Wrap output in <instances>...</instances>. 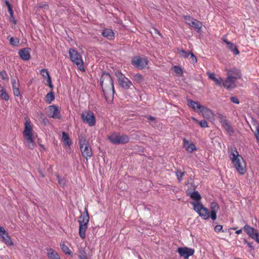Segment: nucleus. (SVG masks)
I'll return each instance as SVG.
<instances>
[{"label":"nucleus","mask_w":259,"mask_h":259,"mask_svg":"<svg viewBox=\"0 0 259 259\" xmlns=\"http://www.w3.org/2000/svg\"><path fill=\"white\" fill-rule=\"evenodd\" d=\"M24 125V128L22 132L24 143L28 148L33 149L36 146L34 141L36 134L33 130V124L28 117L25 118Z\"/></svg>","instance_id":"1"},{"label":"nucleus","mask_w":259,"mask_h":259,"mask_svg":"<svg viewBox=\"0 0 259 259\" xmlns=\"http://www.w3.org/2000/svg\"><path fill=\"white\" fill-rule=\"evenodd\" d=\"M219 118L220 119V122L222 123V124H223L225 122H226L228 121L226 118L221 114L219 115Z\"/></svg>","instance_id":"47"},{"label":"nucleus","mask_w":259,"mask_h":259,"mask_svg":"<svg viewBox=\"0 0 259 259\" xmlns=\"http://www.w3.org/2000/svg\"><path fill=\"white\" fill-rule=\"evenodd\" d=\"M209 79L214 82L216 85L223 87V80L220 76L217 77L214 73L207 72L206 73Z\"/></svg>","instance_id":"21"},{"label":"nucleus","mask_w":259,"mask_h":259,"mask_svg":"<svg viewBox=\"0 0 259 259\" xmlns=\"http://www.w3.org/2000/svg\"><path fill=\"white\" fill-rule=\"evenodd\" d=\"M229 157L237 172L241 175L246 172V164L242 156L239 154L236 148L234 147L228 149Z\"/></svg>","instance_id":"3"},{"label":"nucleus","mask_w":259,"mask_h":259,"mask_svg":"<svg viewBox=\"0 0 259 259\" xmlns=\"http://www.w3.org/2000/svg\"><path fill=\"white\" fill-rule=\"evenodd\" d=\"M231 51L233 52V53L235 55H238L239 53V51H238L237 48L236 46L234 47V48L231 50Z\"/></svg>","instance_id":"51"},{"label":"nucleus","mask_w":259,"mask_h":259,"mask_svg":"<svg viewBox=\"0 0 259 259\" xmlns=\"http://www.w3.org/2000/svg\"><path fill=\"white\" fill-rule=\"evenodd\" d=\"M148 59L144 57L135 56L132 60V64L137 68L143 69L145 68L148 63Z\"/></svg>","instance_id":"10"},{"label":"nucleus","mask_w":259,"mask_h":259,"mask_svg":"<svg viewBox=\"0 0 259 259\" xmlns=\"http://www.w3.org/2000/svg\"><path fill=\"white\" fill-rule=\"evenodd\" d=\"M89 222V214L87 208L84 209V212L79 218L78 223L79 235L80 238L84 239L85 238L86 230Z\"/></svg>","instance_id":"5"},{"label":"nucleus","mask_w":259,"mask_h":259,"mask_svg":"<svg viewBox=\"0 0 259 259\" xmlns=\"http://www.w3.org/2000/svg\"><path fill=\"white\" fill-rule=\"evenodd\" d=\"M0 240L8 246L14 245L8 233L2 227H0Z\"/></svg>","instance_id":"14"},{"label":"nucleus","mask_w":259,"mask_h":259,"mask_svg":"<svg viewBox=\"0 0 259 259\" xmlns=\"http://www.w3.org/2000/svg\"><path fill=\"white\" fill-rule=\"evenodd\" d=\"M192 119L194 120L196 122H199V121L196 119L195 117H192Z\"/></svg>","instance_id":"58"},{"label":"nucleus","mask_w":259,"mask_h":259,"mask_svg":"<svg viewBox=\"0 0 259 259\" xmlns=\"http://www.w3.org/2000/svg\"><path fill=\"white\" fill-rule=\"evenodd\" d=\"M38 8H43L46 10L49 9V5L46 2H41L37 5Z\"/></svg>","instance_id":"37"},{"label":"nucleus","mask_w":259,"mask_h":259,"mask_svg":"<svg viewBox=\"0 0 259 259\" xmlns=\"http://www.w3.org/2000/svg\"><path fill=\"white\" fill-rule=\"evenodd\" d=\"M116 75L120 85L124 89H128L132 85V81L120 72H116Z\"/></svg>","instance_id":"12"},{"label":"nucleus","mask_w":259,"mask_h":259,"mask_svg":"<svg viewBox=\"0 0 259 259\" xmlns=\"http://www.w3.org/2000/svg\"><path fill=\"white\" fill-rule=\"evenodd\" d=\"M57 179L58 180V183L61 186H64L65 185V183L63 180V179L60 177L59 175H56Z\"/></svg>","instance_id":"42"},{"label":"nucleus","mask_w":259,"mask_h":259,"mask_svg":"<svg viewBox=\"0 0 259 259\" xmlns=\"http://www.w3.org/2000/svg\"><path fill=\"white\" fill-rule=\"evenodd\" d=\"M40 73L44 78H47L50 76L48 71L46 69H42L40 70Z\"/></svg>","instance_id":"38"},{"label":"nucleus","mask_w":259,"mask_h":259,"mask_svg":"<svg viewBox=\"0 0 259 259\" xmlns=\"http://www.w3.org/2000/svg\"><path fill=\"white\" fill-rule=\"evenodd\" d=\"M5 75H6V73L5 72H3V71L0 72V76L1 77L2 79H3V80L5 79Z\"/></svg>","instance_id":"53"},{"label":"nucleus","mask_w":259,"mask_h":259,"mask_svg":"<svg viewBox=\"0 0 259 259\" xmlns=\"http://www.w3.org/2000/svg\"><path fill=\"white\" fill-rule=\"evenodd\" d=\"M243 242L244 243L247 244L248 245V247L249 248H250V249L251 250H254V246H253V243L252 242H249L247 241L246 239H244Z\"/></svg>","instance_id":"44"},{"label":"nucleus","mask_w":259,"mask_h":259,"mask_svg":"<svg viewBox=\"0 0 259 259\" xmlns=\"http://www.w3.org/2000/svg\"><path fill=\"white\" fill-rule=\"evenodd\" d=\"M81 118L84 123H88L90 126H94L96 123V118L92 111L89 110L83 112Z\"/></svg>","instance_id":"11"},{"label":"nucleus","mask_w":259,"mask_h":259,"mask_svg":"<svg viewBox=\"0 0 259 259\" xmlns=\"http://www.w3.org/2000/svg\"><path fill=\"white\" fill-rule=\"evenodd\" d=\"M60 246H61V248L63 252L65 254H68V255L71 254V251H70L69 247L67 245H66L64 242L61 243Z\"/></svg>","instance_id":"33"},{"label":"nucleus","mask_w":259,"mask_h":259,"mask_svg":"<svg viewBox=\"0 0 259 259\" xmlns=\"http://www.w3.org/2000/svg\"><path fill=\"white\" fill-rule=\"evenodd\" d=\"M55 100V96L54 93L52 91L48 93L45 97V101L48 104H50Z\"/></svg>","instance_id":"31"},{"label":"nucleus","mask_w":259,"mask_h":259,"mask_svg":"<svg viewBox=\"0 0 259 259\" xmlns=\"http://www.w3.org/2000/svg\"><path fill=\"white\" fill-rule=\"evenodd\" d=\"M190 55L191 58L192 59V62L193 63H196L197 61V59L196 57L194 56V55L193 54V53L191 52Z\"/></svg>","instance_id":"48"},{"label":"nucleus","mask_w":259,"mask_h":259,"mask_svg":"<svg viewBox=\"0 0 259 259\" xmlns=\"http://www.w3.org/2000/svg\"><path fill=\"white\" fill-rule=\"evenodd\" d=\"M8 12L11 16V17H13V11L12 10V7L8 8Z\"/></svg>","instance_id":"52"},{"label":"nucleus","mask_w":259,"mask_h":259,"mask_svg":"<svg viewBox=\"0 0 259 259\" xmlns=\"http://www.w3.org/2000/svg\"><path fill=\"white\" fill-rule=\"evenodd\" d=\"M252 124V128H251V131L254 133L257 142L259 143V123L256 120H253Z\"/></svg>","instance_id":"26"},{"label":"nucleus","mask_w":259,"mask_h":259,"mask_svg":"<svg viewBox=\"0 0 259 259\" xmlns=\"http://www.w3.org/2000/svg\"><path fill=\"white\" fill-rule=\"evenodd\" d=\"M79 257L80 259H88L87 255L85 252L81 253L79 255Z\"/></svg>","instance_id":"50"},{"label":"nucleus","mask_w":259,"mask_h":259,"mask_svg":"<svg viewBox=\"0 0 259 259\" xmlns=\"http://www.w3.org/2000/svg\"><path fill=\"white\" fill-rule=\"evenodd\" d=\"M5 3L6 5L7 6L8 9L11 7V5L8 0H5Z\"/></svg>","instance_id":"54"},{"label":"nucleus","mask_w":259,"mask_h":259,"mask_svg":"<svg viewBox=\"0 0 259 259\" xmlns=\"http://www.w3.org/2000/svg\"><path fill=\"white\" fill-rule=\"evenodd\" d=\"M237 79H234L231 76H227L226 79L223 81V87L227 90L234 89L237 87Z\"/></svg>","instance_id":"17"},{"label":"nucleus","mask_w":259,"mask_h":259,"mask_svg":"<svg viewBox=\"0 0 259 259\" xmlns=\"http://www.w3.org/2000/svg\"><path fill=\"white\" fill-rule=\"evenodd\" d=\"M199 125L202 127H208V124L207 121L205 120H202L200 122H199Z\"/></svg>","instance_id":"43"},{"label":"nucleus","mask_w":259,"mask_h":259,"mask_svg":"<svg viewBox=\"0 0 259 259\" xmlns=\"http://www.w3.org/2000/svg\"><path fill=\"white\" fill-rule=\"evenodd\" d=\"M110 142L115 145L124 144L129 141V137L126 135H120L113 133L107 137Z\"/></svg>","instance_id":"6"},{"label":"nucleus","mask_w":259,"mask_h":259,"mask_svg":"<svg viewBox=\"0 0 259 259\" xmlns=\"http://www.w3.org/2000/svg\"><path fill=\"white\" fill-rule=\"evenodd\" d=\"M102 35L107 39L112 40L114 39V32L112 29L106 28L103 30Z\"/></svg>","instance_id":"23"},{"label":"nucleus","mask_w":259,"mask_h":259,"mask_svg":"<svg viewBox=\"0 0 259 259\" xmlns=\"http://www.w3.org/2000/svg\"><path fill=\"white\" fill-rule=\"evenodd\" d=\"M214 230L215 232H219L220 231L225 232V231L223 230V226L221 225H216L214 228Z\"/></svg>","instance_id":"40"},{"label":"nucleus","mask_w":259,"mask_h":259,"mask_svg":"<svg viewBox=\"0 0 259 259\" xmlns=\"http://www.w3.org/2000/svg\"><path fill=\"white\" fill-rule=\"evenodd\" d=\"M174 68H175V71L176 73L179 74H182L183 71L180 67H179V66H175Z\"/></svg>","instance_id":"45"},{"label":"nucleus","mask_w":259,"mask_h":259,"mask_svg":"<svg viewBox=\"0 0 259 259\" xmlns=\"http://www.w3.org/2000/svg\"><path fill=\"white\" fill-rule=\"evenodd\" d=\"M253 240H255L258 243H259V234L257 233V235H255Z\"/></svg>","instance_id":"55"},{"label":"nucleus","mask_w":259,"mask_h":259,"mask_svg":"<svg viewBox=\"0 0 259 259\" xmlns=\"http://www.w3.org/2000/svg\"><path fill=\"white\" fill-rule=\"evenodd\" d=\"M47 115L49 117L60 119L61 118L60 111L58 107L55 105H50L48 107L47 112Z\"/></svg>","instance_id":"15"},{"label":"nucleus","mask_w":259,"mask_h":259,"mask_svg":"<svg viewBox=\"0 0 259 259\" xmlns=\"http://www.w3.org/2000/svg\"><path fill=\"white\" fill-rule=\"evenodd\" d=\"M183 17L186 20L187 24H188L190 26L197 29L198 31H199L202 28V24L201 22L189 15L184 16Z\"/></svg>","instance_id":"13"},{"label":"nucleus","mask_w":259,"mask_h":259,"mask_svg":"<svg viewBox=\"0 0 259 259\" xmlns=\"http://www.w3.org/2000/svg\"><path fill=\"white\" fill-rule=\"evenodd\" d=\"M78 144L82 156L88 161L93 155L88 140L84 136L80 135L78 137Z\"/></svg>","instance_id":"4"},{"label":"nucleus","mask_w":259,"mask_h":259,"mask_svg":"<svg viewBox=\"0 0 259 259\" xmlns=\"http://www.w3.org/2000/svg\"><path fill=\"white\" fill-rule=\"evenodd\" d=\"M210 217L212 220L214 221L217 219V213L220 209L219 204L216 202H212L210 204Z\"/></svg>","instance_id":"18"},{"label":"nucleus","mask_w":259,"mask_h":259,"mask_svg":"<svg viewBox=\"0 0 259 259\" xmlns=\"http://www.w3.org/2000/svg\"><path fill=\"white\" fill-rule=\"evenodd\" d=\"M183 145L186 150L190 153H192L196 150V147L193 143H190L187 140L184 138L183 140Z\"/></svg>","instance_id":"24"},{"label":"nucleus","mask_w":259,"mask_h":259,"mask_svg":"<svg viewBox=\"0 0 259 259\" xmlns=\"http://www.w3.org/2000/svg\"><path fill=\"white\" fill-rule=\"evenodd\" d=\"M155 31H156V32H157V33H158V34H159V32L158 30H155Z\"/></svg>","instance_id":"62"},{"label":"nucleus","mask_w":259,"mask_h":259,"mask_svg":"<svg viewBox=\"0 0 259 259\" xmlns=\"http://www.w3.org/2000/svg\"><path fill=\"white\" fill-rule=\"evenodd\" d=\"M47 256L49 259H60L59 254L53 249L48 248L47 249Z\"/></svg>","instance_id":"27"},{"label":"nucleus","mask_w":259,"mask_h":259,"mask_svg":"<svg viewBox=\"0 0 259 259\" xmlns=\"http://www.w3.org/2000/svg\"><path fill=\"white\" fill-rule=\"evenodd\" d=\"M132 79L136 82L141 83L144 81V76L139 73L134 74Z\"/></svg>","instance_id":"30"},{"label":"nucleus","mask_w":259,"mask_h":259,"mask_svg":"<svg viewBox=\"0 0 259 259\" xmlns=\"http://www.w3.org/2000/svg\"><path fill=\"white\" fill-rule=\"evenodd\" d=\"M187 105L195 111L199 110L204 116H205V115H209L211 113V110L210 109L201 105L199 102L194 101L192 100H187Z\"/></svg>","instance_id":"9"},{"label":"nucleus","mask_w":259,"mask_h":259,"mask_svg":"<svg viewBox=\"0 0 259 259\" xmlns=\"http://www.w3.org/2000/svg\"><path fill=\"white\" fill-rule=\"evenodd\" d=\"M191 198L195 200L193 202L201 203L200 200L201 199V196L198 191H194L190 195Z\"/></svg>","instance_id":"29"},{"label":"nucleus","mask_w":259,"mask_h":259,"mask_svg":"<svg viewBox=\"0 0 259 259\" xmlns=\"http://www.w3.org/2000/svg\"><path fill=\"white\" fill-rule=\"evenodd\" d=\"M62 140L64 142L65 145L69 147L70 146L71 142L69 138V135L65 132H62Z\"/></svg>","instance_id":"28"},{"label":"nucleus","mask_w":259,"mask_h":259,"mask_svg":"<svg viewBox=\"0 0 259 259\" xmlns=\"http://www.w3.org/2000/svg\"><path fill=\"white\" fill-rule=\"evenodd\" d=\"M147 118L150 120H155V118L152 116H147Z\"/></svg>","instance_id":"56"},{"label":"nucleus","mask_w":259,"mask_h":259,"mask_svg":"<svg viewBox=\"0 0 259 259\" xmlns=\"http://www.w3.org/2000/svg\"><path fill=\"white\" fill-rule=\"evenodd\" d=\"M222 127L229 133H233V131L230 125V124L228 123V122H224L223 124H222Z\"/></svg>","instance_id":"34"},{"label":"nucleus","mask_w":259,"mask_h":259,"mask_svg":"<svg viewBox=\"0 0 259 259\" xmlns=\"http://www.w3.org/2000/svg\"><path fill=\"white\" fill-rule=\"evenodd\" d=\"M185 174V171H182L180 170L177 169L176 171V175L178 181L179 183H181L183 180V177Z\"/></svg>","instance_id":"32"},{"label":"nucleus","mask_w":259,"mask_h":259,"mask_svg":"<svg viewBox=\"0 0 259 259\" xmlns=\"http://www.w3.org/2000/svg\"><path fill=\"white\" fill-rule=\"evenodd\" d=\"M194 210L204 220H207L210 217L208 209L205 207L201 203L191 202Z\"/></svg>","instance_id":"8"},{"label":"nucleus","mask_w":259,"mask_h":259,"mask_svg":"<svg viewBox=\"0 0 259 259\" xmlns=\"http://www.w3.org/2000/svg\"><path fill=\"white\" fill-rule=\"evenodd\" d=\"M0 99L6 101L9 100V95L4 90L0 93Z\"/></svg>","instance_id":"36"},{"label":"nucleus","mask_w":259,"mask_h":259,"mask_svg":"<svg viewBox=\"0 0 259 259\" xmlns=\"http://www.w3.org/2000/svg\"><path fill=\"white\" fill-rule=\"evenodd\" d=\"M231 229H232V230H236V228L234 227V228H232Z\"/></svg>","instance_id":"61"},{"label":"nucleus","mask_w":259,"mask_h":259,"mask_svg":"<svg viewBox=\"0 0 259 259\" xmlns=\"http://www.w3.org/2000/svg\"><path fill=\"white\" fill-rule=\"evenodd\" d=\"M227 76H231L233 78L235 79H239L241 78V71L236 68H232L231 69H227Z\"/></svg>","instance_id":"20"},{"label":"nucleus","mask_w":259,"mask_h":259,"mask_svg":"<svg viewBox=\"0 0 259 259\" xmlns=\"http://www.w3.org/2000/svg\"><path fill=\"white\" fill-rule=\"evenodd\" d=\"M69 55L70 60L77 66L78 69L80 70H84L83 63L80 54L74 49H70Z\"/></svg>","instance_id":"7"},{"label":"nucleus","mask_w":259,"mask_h":259,"mask_svg":"<svg viewBox=\"0 0 259 259\" xmlns=\"http://www.w3.org/2000/svg\"><path fill=\"white\" fill-rule=\"evenodd\" d=\"M11 83L12 85V89L13 94L15 96L20 97L21 96V94L19 91V84L18 82L17 81L16 79L15 78H13L11 79Z\"/></svg>","instance_id":"25"},{"label":"nucleus","mask_w":259,"mask_h":259,"mask_svg":"<svg viewBox=\"0 0 259 259\" xmlns=\"http://www.w3.org/2000/svg\"><path fill=\"white\" fill-rule=\"evenodd\" d=\"M19 39L17 38L11 37L10 38V43L13 46H18L19 45Z\"/></svg>","instance_id":"35"},{"label":"nucleus","mask_w":259,"mask_h":259,"mask_svg":"<svg viewBox=\"0 0 259 259\" xmlns=\"http://www.w3.org/2000/svg\"><path fill=\"white\" fill-rule=\"evenodd\" d=\"M223 40L224 42H225L227 44V45L228 46V48L231 51L234 48V47H235L233 43L227 41L226 39H224V38H223Z\"/></svg>","instance_id":"39"},{"label":"nucleus","mask_w":259,"mask_h":259,"mask_svg":"<svg viewBox=\"0 0 259 259\" xmlns=\"http://www.w3.org/2000/svg\"><path fill=\"white\" fill-rule=\"evenodd\" d=\"M39 174L41 175V176L42 177H45V175H44V174L40 170H39Z\"/></svg>","instance_id":"59"},{"label":"nucleus","mask_w":259,"mask_h":259,"mask_svg":"<svg viewBox=\"0 0 259 259\" xmlns=\"http://www.w3.org/2000/svg\"><path fill=\"white\" fill-rule=\"evenodd\" d=\"M230 100L233 103H236L237 104H239V99L237 97H232L231 98H230Z\"/></svg>","instance_id":"46"},{"label":"nucleus","mask_w":259,"mask_h":259,"mask_svg":"<svg viewBox=\"0 0 259 259\" xmlns=\"http://www.w3.org/2000/svg\"><path fill=\"white\" fill-rule=\"evenodd\" d=\"M243 229L244 232L252 239L258 233L256 229L247 224L244 226Z\"/></svg>","instance_id":"22"},{"label":"nucleus","mask_w":259,"mask_h":259,"mask_svg":"<svg viewBox=\"0 0 259 259\" xmlns=\"http://www.w3.org/2000/svg\"><path fill=\"white\" fill-rule=\"evenodd\" d=\"M30 49L26 48L20 49L18 52L20 58L24 61H28L30 58Z\"/></svg>","instance_id":"19"},{"label":"nucleus","mask_w":259,"mask_h":259,"mask_svg":"<svg viewBox=\"0 0 259 259\" xmlns=\"http://www.w3.org/2000/svg\"><path fill=\"white\" fill-rule=\"evenodd\" d=\"M4 90V88L3 87L1 86V85L0 84V93L3 91V90Z\"/></svg>","instance_id":"60"},{"label":"nucleus","mask_w":259,"mask_h":259,"mask_svg":"<svg viewBox=\"0 0 259 259\" xmlns=\"http://www.w3.org/2000/svg\"><path fill=\"white\" fill-rule=\"evenodd\" d=\"M180 54L181 56L184 58H188L190 56V53L187 52L186 51L182 50L180 51Z\"/></svg>","instance_id":"41"},{"label":"nucleus","mask_w":259,"mask_h":259,"mask_svg":"<svg viewBox=\"0 0 259 259\" xmlns=\"http://www.w3.org/2000/svg\"><path fill=\"white\" fill-rule=\"evenodd\" d=\"M242 230L240 229V230H236L235 233L237 234H240L242 233Z\"/></svg>","instance_id":"57"},{"label":"nucleus","mask_w":259,"mask_h":259,"mask_svg":"<svg viewBox=\"0 0 259 259\" xmlns=\"http://www.w3.org/2000/svg\"><path fill=\"white\" fill-rule=\"evenodd\" d=\"M194 249L186 247H179L178 249V252L180 256L183 257L184 259H188L190 256L194 254Z\"/></svg>","instance_id":"16"},{"label":"nucleus","mask_w":259,"mask_h":259,"mask_svg":"<svg viewBox=\"0 0 259 259\" xmlns=\"http://www.w3.org/2000/svg\"><path fill=\"white\" fill-rule=\"evenodd\" d=\"M100 84L107 102L112 101L114 93L113 81L109 73H104L100 78Z\"/></svg>","instance_id":"2"},{"label":"nucleus","mask_w":259,"mask_h":259,"mask_svg":"<svg viewBox=\"0 0 259 259\" xmlns=\"http://www.w3.org/2000/svg\"><path fill=\"white\" fill-rule=\"evenodd\" d=\"M47 81L48 83V85L52 89L53 88V85L52 83L51 78L50 76L49 77H47Z\"/></svg>","instance_id":"49"}]
</instances>
